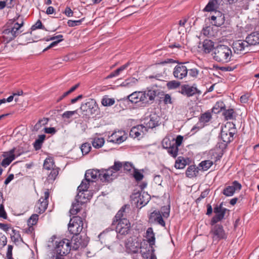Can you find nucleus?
<instances>
[{
	"label": "nucleus",
	"instance_id": "nucleus-1",
	"mask_svg": "<svg viewBox=\"0 0 259 259\" xmlns=\"http://www.w3.org/2000/svg\"><path fill=\"white\" fill-rule=\"evenodd\" d=\"M88 189V188L84 189V186L81 189L80 185L78 187V192L76 196L75 201L72 203V208L70 210L71 215L76 214L80 210L81 205L87 202L92 197L93 193Z\"/></svg>",
	"mask_w": 259,
	"mask_h": 259
},
{
	"label": "nucleus",
	"instance_id": "nucleus-2",
	"mask_svg": "<svg viewBox=\"0 0 259 259\" xmlns=\"http://www.w3.org/2000/svg\"><path fill=\"white\" fill-rule=\"evenodd\" d=\"M156 96V92L152 90L145 91H135L127 96V99L132 103H147L153 101Z\"/></svg>",
	"mask_w": 259,
	"mask_h": 259
},
{
	"label": "nucleus",
	"instance_id": "nucleus-3",
	"mask_svg": "<svg viewBox=\"0 0 259 259\" xmlns=\"http://www.w3.org/2000/svg\"><path fill=\"white\" fill-rule=\"evenodd\" d=\"M126 205H123L117 212L115 216L114 223H117L116 232L121 235H125L128 233L131 227L129 221L124 218Z\"/></svg>",
	"mask_w": 259,
	"mask_h": 259
},
{
	"label": "nucleus",
	"instance_id": "nucleus-4",
	"mask_svg": "<svg viewBox=\"0 0 259 259\" xmlns=\"http://www.w3.org/2000/svg\"><path fill=\"white\" fill-rule=\"evenodd\" d=\"M232 52L230 47L226 45H219L214 48V60L223 63H228L231 60Z\"/></svg>",
	"mask_w": 259,
	"mask_h": 259
},
{
	"label": "nucleus",
	"instance_id": "nucleus-5",
	"mask_svg": "<svg viewBox=\"0 0 259 259\" xmlns=\"http://www.w3.org/2000/svg\"><path fill=\"white\" fill-rule=\"evenodd\" d=\"M122 168V163L115 161L114 165L108 169L100 170L99 180L102 182H110L117 177V172Z\"/></svg>",
	"mask_w": 259,
	"mask_h": 259
},
{
	"label": "nucleus",
	"instance_id": "nucleus-6",
	"mask_svg": "<svg viewBox=\"0 0 259 259\" xmlns=\"http://www.w3.org/2000/svg\"><path fill=\"white\" fill-rule=\"evenodd\" d=\"M86 227L87 225L84 226L82 219L79 216L73 217L68 224L69 231L75 235L79 234Z\"/></svg>",
	"mask_w": 259,
	"mask_h": 259
},
{
	"label": "nucleus",
	"instance_id": "nucleus-7",
	"mask_svg": "<svg viewBox=\"0 0 259 259\" xmlns=\"http://www.w3.org/2000/svg\"><path fill=\"white\" fill-rule=\"evenodd\" d=\"M71 242L69 240L64 239L59 241L55 242V247L54 250L56 253H57L61 256L64 257L69 253L71 250Z\"/></svg>",
	"mask_w": 259,
	"mask_h": 259
},
{
	"label": "nucleus",
	"instance_id": "nucleus-8",
	"mask_svg": "<svg viewBox=\"0 0 259 259\" xmlns=\"http://www.w3.org/2000/svg\"><path fill=\"white\" fill-rule=\"evenodd\" d=\"M100 170L98 169H89L85 174V178L83 179L80 185V189L84 186V189L89 188L90 182H95L99 179Z\"/></svg>",
	"mask_w": 259,
	"mask_h": 259
},
{
	"label": "nucleus",
	"instance_id": "nucleus-9",
	"mask_svg": "<svg viewBox=\"0 0 259 259\" xmlns=\"http://www.w3.org/2000/svg\"><path fill=\"white\" fill-rule=\"evenodd\" d=\"M162 146L167 149V152L171 156L176 157L178 155V148L174 145L172 137H165L162 141Z\"/></svg>",
	"mask_w": 259,
	"mask_h": 259
},
{
	"label": "nucleus",
	"instance_id": "nucleus-10",
	"mask_svg": "<svg viewBox=\"0 0 259 259\" xmlns=\"http://www.w3.org/2000/svg\"><path fill=\"white\" fill-rule=\"evenodd\" d=\"M235 131L234 128H230L227 125L222 127L221 133V138L224 142L222 148H226L228 144L233 140Z\"/></svg>",
	"mask_w": 259,
	"mask_h": 259
},
{
	"label": "nucleus",
	"instance_id": "nucleus-11",
	"mask_svg": "<svg viewBox=\"0 0 259 259\" xmlns=\"http://www.w3.org/2000/svg\"><path fill=\"white\" fill-rule=\"evenodd\" d=\"M228 210L223 207V203H221L219 205H216L214 208V212L216 214L213 217L210 222V224L213 226L217 223L222 220L225 217V214Z\"/></svg>",
	"mask_w": 259,
	"mask_h": 259
},
{
	"label": "nucleus",
	"instance_id": "nucleus-12",
	"mask_svg": "<svg viewBox=\"0 0 259 259\" xmlns=\"http://www.w3.org/2000/svg\"><path fill=\"white\" fill-rule=\"evenodd\" d=\"M135 203L138 205L145 206L149 201L150 196L146 192L136 193L132 196Z\"/></svg>",
	"mask_w": 259,
	"mask_h": 259
},
{
	"label": "nucleus",
	"instance_id": "nucleus-13",
	"mask_svg": "<svg viewBox=\"0 0 259 259\" xmlns=\"http://www.w3.org/2000/svg\"><path fill=\"white\" fill-rule=\"evenodd\" d=\"M188 74V69L184 63L177 65L173 70V75L175 78L181 80L186 77Z\"/></svg>",
	"mask_w": 259,
	"mask_h": 259
},
{
	"label": "nucleus",
	"instance_id": "nucleus-14",
	"mask_svg": "<svg viewBox=\"0 0 259 259\" xmlns=\"http://www.w3.org/2000/svg\"><path fill=\"white\" fill-rule=\"evenodd\" d=\"M49 197V191H45L44 196L40 198L38 202L35 205V210L36 212L42 213L46 210L48 205V199Z\"/></svg>",
	"mask_w": 259,
	"mask_h": 259
},
{
	"label": "nucleus",
	"instance_id": "nucleus-15",
	"mask_svg": "<svg viewBox=\"0 0 259 259\" xmlns=\"http://www.w3.org/2000/svg\"><path fill=\"white\" fill-rule=\"evenodd\" d=\"M210 234L212 235L213 241H218L226 238V235L223 227L221 225H214L211 229Z\"/></svg>",
	"mask_w": 259,
	"mask_h": 259
},
{
	"label": "nucleus",
	"instance_id": "nucleus-16",
	"mask_svg": "<svg viewBox=\"0 0 259 259\" xmlns=\"http://www.w3.org/2000/svg\"><path fill=\"white\" fill-rule=\"evenodd\" d=\"M142 243H139L137 240L130 238L125 242V247L128 253H136L141 250L142 247Z\"/></svg>",
	"mask_w": 259,
	"mask_h": 259
},
{
	"label": "nucleus",
	"instance_id": "nucleus-17",
	"mask_svg": "<svg viewBox=\"0 0 259 259\" xmlns=\"http://www.w3.org/2000/svg\"><path fill=\"white\" fill-rule=\"evenodd\" d=\"M19 155V154H17L15 153V148H13L9 151L4 152L3 154V156L4 158L2 161V165L4 167H7L15 159L16 157Z\"/></svg>",
	"mask_w": 259,
	"mask_h": 259
},
{
	"label": "nucleus",
	"instance_id": "nucleus-18",
	"mask_svg": "<svg viewBox=\"0 0 259 259\" xmlns=\"http://www.w3.org/2000/svg\"><path fill=\"white\" fill-rule=\"evenodd\" d=\"M147 132V127H145L143 124H139L132 128L130 132V136L134 139H140Z\"/></svg>",
	"mask_w": 259,
	"mask_h": 259
},
{
	"label": "nucleus",
	"instance_id": "nucleus-19",
	"mask_svg": "<svg viewBox=\"0 0 259 259\" xmlns=\"http://www.w3.org/2000/svg\"><path fill=\"white\" fill-rule=\"evenodd\" d=\"M126 139V135L124 131H115L109 137V141L113 143L119 144L124 142Z\"/></svg>",
	"mask_w": 259,
	"mask_h": 259
},
{
	"label": "nucleus",
	"instance_id": "nucleus-20",
	"mask_svg": "<svg viewBox=\"0 0 259 259\" xmlns=\"http://www.w3.org/2000/svg\"><path fill=\"white\" fill-rule=\"evenodd\" d=\"M163 216L159 210H154L149 216V222L150 223L156 224L165 226V222L163 219Z\"/></svg>",
	"mask_w": 259,
	"mask_h": 259
},
{
	"label": "nucleus",
	"instance_id": "nucleus-21",
	"mask_svg": "<svg viewBox=\"0 0 259 259\" xmlns=\"http://www.w3.org/2000/svg\"><path fill=\"white\" fill-rule=\"evenodd\" d=\"M182 95L187 97H191L198 93L200 94L201 92L194 85H189V84H184L181 87V90L180 92Z\"/></svg>",
	"mask_w": 259,
	"mask_h": 259
},
{
	"label": "nucleus",
	"instance_id": "nucleus-22",
	"mask_svg": "<svg viewBox=\"0 0 259 259\" xmlns=\"http://www.w3.org/2000/svg\"><path fill=\"white\" fill-rule=\"evenodd\" d=\"M241 189V185L236 181L232 183L231 186L226 187L223 191V194L227 197H230L234 195L235 192Z\"/></svg>",
	"mask_w": 259,
	"mask_h": 259
},
{
	"label": "nucleus",
	"instance_id": "nucleus-23",
	"mask_svg": "<svg viewBox=\"0 0 259 259\" xmlns=\"http://www.w3.org/2000/svg\"><path fill=\"white\" fill-rule=\"evenodd\" d=\"M23 24V22L21 23L16 22L12 28L5 29L3 31V34L4 35H10V36L8 38H9V40H12L18 34V31Z\"/></svg>",
	"mask_w": 259,
	"mask_h": 259
},
{
	"label": "nucleus",
	"instance_id": "nucleus-24",
	"mask_svg": "<svg viewBox=\"0 0 259 259\" xmlns=\"http://www.w3.org/2000/svg\"><path fill=\"white\" fill-rule=\"evenodd\" d=\"M154 251L152 246L147 245L145 248L143 246L141 247L140 252L143 259H157Z\"/></svg>",
	"mask_w": 259,
	"mask_h": 259
},
{
	"label": "nucleus",
	"instance_id": "nucleus-25",
	"mask_svg": "<svg viewBox=\"0 0 259 259\" xmlns=\"http://www.w3.org/2000/svg\"><path fill=\"white\" fill-rule=\"evenodd\" d=\"M211 23L216 26H221L225 22L224 15L220 11H215L214 14L211 16Z\"/></svg>",
	"mask_w": 259,
	"mask_h": 259
},
{
	"label": "nucleus",
	"instance_id": "nucleus-26",
	"mask_svg": "<svg viewBox=\"0 0 259 259\" xmlns=\"http://www.w3.org/2000/svg\"><path fill=\"white\" fill-rule=\"evenodd\" d=\"M72 249L77 250L79 247L84 248L87 245L88 241L82 240L79 236L76 235L73 237L72 241Z\"/></svg>",
	"mask_w": 259,
	"mask_h": 259
},
{
	"label": "nucleus",
	"instance_id": "nucleus-27",
	"mask_svg": "<svg viewBox=\"0 0 259 259\" xmlns=\"http://www.w3.org/2000/svg\"><path fill=\"white\" fill-rule=\"evenodd\" d=\"M248 47L246 40H238L233 43V48L237 53L246 51Z\"/></svg>",
	"mask_w": 259,
	"mask_h": 259
},
{
	"label": "nucleus",
	"instance_id": "nucleus-28",
	"mask_svg": "<svg viewBox=\"0 0 259 259\" xmlns=\"http://www.w3.org/2000/svg\"><path fill=\"white\" fill-rule=\"evenodd\" d=\"M98 106L94 99H89L84 104L81 105L80 108L83 110L90 111L91 112L95 111L97 109Z\"/></svg>",
	"mask_w": 259,
	"mask_h": 259
},
{
	"label": "nucleus",
	"instance_id": "nucleus-29",
	"mask_svg": "<svg viewBox=\"0 0 259 259\" xmlns=\"http://www.w3.org/2000/svg\"><path fill=\"white\" fill-rule=\"evenodd\" d=\"M159 117L156 115H151L150 119L145 122V127H147V132L148 128H153L159 125Z\"/></svg>",
	"mask_w": 259,
	"mask_h": 259
},
{
	"label": "nucleus",
	"instance_id": "nucleus-30",
	"mask_svg": "<svg viewBox=\"0 0 259 259\" xmlns=\"http://www.w3.org/2000/svg\"><path fill=\"white\" fill-rule=\"evenodd\" d=\"M245 40L249 47L258 44L259 33L256 32L251 33L246 37Z\"/></svg>",
	"mask_w": 259,
	"mask_h": 259
},
{
	"label": "nucleus",
	"instance_id": "nucleus-31",
	"mask_svg": "<svg viewBox=\"0 0 259 259\" xmlns=\"http://www.w3.org/2000/svg\"><path fill=\"white\" fill-rule=\"evenodd\" d=\"M213 42L209 39H205L202 43V50L205 53H209L214 50Z\"/></svg>",
	"mask_w": 259,
	"mask_h": 259
},
{
	"label": "nucleus",
	"instance_id": "nucleus-32",
	"mask_svg": "<svg viewBox=\"0 0 259 259\" xmlns=\"http://www.w3.org/2000/svg\"><path fill=\"white\" fill-rule=\"evenodd\" d=\"M199 169L194 165L189 166L186 171L187 177L191 178L196 177L198 175Z\"/></svg>",
	"mask_w": 259,
	"mask_h": 259
},
{
	"label": "nucleus",
	"instance_id": "nucleus-33",
	"mask_svg": "<svg viewBox=\"0 0 259 259\" xmlns=\"http://www.w3.org/2000/svg\"><path fill=\"white\" fill-rule=\"evenodd\" d=\"M147 242L149 243V245L152 246L155 243V236L152 228H148L146 231V236Z\"/></svg>",
	"mask_w": 259,
	"mask_h": 259
},
{
	"label": "nucleus",
	"instance_id": "nucleus-34",
	"mask_svg": "<svg viewBox=\"0 0 259 259\" xmlns=\"http://www.w3.org/2000/svg\"><path fill=\"white\" fill-rule=\"evenodd\" d=\"M217 0H210L203 9L204 12L215 11L217 9Z\"/></svg>",
	"mask_w": 259,
	"mask_h": 259
},
{
	"label": "nucleus",
	"instance_id": "nucleus-35",
	"mask_svg": "<svg viewBox=\"0 0 259 259\" xmlns=\"http://www.w3.org/2000/svg\"><path fill=\"white\" fill-rule=\"evenodd\" d=\"M138 83V79L135 77H130L125 79L121 84V85L127 88H131L136 85Z\"/></svg>",
	"mask_w": 259,
	"mask_h": 259
},
{
	"label": "nucleus",
	"instance_id": "nucleus-36",
	"mask_svg": "<svg viewBox=\"0 0 259 259\" xmlns=\"http://www.w3.org/2000/svg\"><path fill=\"white\" fill-rule=\"evenodd\" d=\"M104 142L105 141L103 138L96 137L93 139L92 144L94 148H100L103 146Z\"/></svg>",
	"mask_w": 259,
	"mask_h": 259
},
{
	"label": "nucleus",
	"instance_id": "nucleus-37",
	"mask_svg": "<svg viewBox=\"0 0 259 259\" xmlns=\"http://www.w3.org/2000/svg\"><path fill=\"white\" fill-rule=\"evenodd\" d=\"M44 168L47 170H52L55 168L54 160L52 158H47L44 163Z\"/></svg>",
	"mask_w": 259,
	"mask_h": 259
},
{
	"label": "nucleus",
	"instance_id": "nucleus-38",
	"mask_svg": "<svg viewBox=\"0 0 259 259\" xmlns=\"http://www.w3.org/2000/svg\"><path fill=\"white\" fill-rule=\"evenodd\" d=\"M46 136L45 135H40L38 136V138L33 143V146L36 150H39L42 146V143L45 140Z\"/></svg>",
	"mask_w": 259,
	"mask_h": 259
},
{
	"label": "nucleus",
	"instance_id": "nucleus-39",
	"mask_svg": "<svg viewBox=\"0 0 259 259\" xmlns=\"http://www.w3.org/2000/svg\"><path fill=\"white\" fill-rule=\"evenodd\" d=\"M51 171L48 175L47 179L49 182H53L57 177L59 174V168L57 167L55 168H53L52 170H50Z\"/></svg>",
	"mask_w": 259,
	"mask_h": 259
},
{
	"label": "nucleus",
	"instance_id": "nucleus-40",
	"mask_svg": "<svg viewBox=\"0 0 259 259\" xmlns=\"http://www.w3.org/2000/svg\"><path fill=\"white\" fill-rule=\"evenodd\" d=\"M212 164L213 162L211 160H204L199 164V166L201 167L203 170L205 171L208 169Z\"/></svg>",
	"mask_w": 259,
	"mask_h": 259
},
{
	"label": "nucleus",
	"instance_id": "nucleus-41",
	"mask_svg": "<svg viewBox=\"0 0 259 259\" xmlns=\"http://www.w3.org/2000/svg\"><path fill=\"white\" fill-rule=\"evenodd\" d=\"M234 111L233 109L225 110L223 112V115L226 120H231L234 118Z\"/></svg>",
	"mask_w": 259,
	"mask_h": 259
},
{
	"label": "nucleus",
	"instance_id": "nucleus-42",
	"mask_svg": "<svg viewBox=\"0 0 259 259\" xmlns=\"http://www.w3.org/2000/svg\"><path fill=\"white\" fill-rule=\"evenodd\" d=\"M38 219V215L37 214H33L27 221L28 225L31 227L35 225Z\"/></svg>",
	"mask_w": 259,
	"mask_h": 259
},
{
	"label": "nucleus",
	"instance_id": "nucleus-43",
	"mask_svg": "<svg viewBox=\"0 0 259 259\" xmlns=\"http://www.w3.org/2000/svg\"><path fill=\"white\" fill-rule=\"evenodd\" d=\"M102 104L104 106H110L113 105L115 103L114 99L104 97L102 100Z\"/></svg>",
	"mask_w": 259,
	"mask_h": 259
},
{
	"label": "nucleus",
	"instance_id": "nucleus-44",
	"mask_svg": "<svg viewBox=\"0 0 259 259\" xmlns=\"http://www.w3.org/2000/svg\"><path fill=\"white\" fill-rule=\"evenodd\" d=\"M92 147L91 144L89 143H85L82 144L80 149L82 154H87L90 151Z\"/></svg>",
	"mask_w": 259,
	"mask_h": 259
},
{
	"label": "nucleus",
	"instance_id": "nucleus-45",
	"mask_svg": "<svg viewBox=\"0 0 259 259\" xmlns=\"http://www.w3.org/2000/svg\"><path fill=\"white\" fill-rule=\"evenodd\" d=\"M211 117L210 113H205L200 116L199 120L201 122L203 123L208 122Z\"/></svg>",
	"mask_w": 259,
	"mask_h": 259
},
{
	"label": "nucleus",
	"instance_id": "nucleus-46",
	"mask_svg": "<svg viewBox=\"0 0 259 259\" xmlns=\"http://www.w3.org/2000/svg\"><path fill=\"white\" fill-rule=\"evenodd\" d=\"M186 166V162L184 160L180 159V157L176 161L175 167L177 169H183Z\"/></svg>",
	"mask_w": 259,
	"mask_h": 259
},
{
	"label": "nucleus",
	"instance_id": "nucleus-47",
	"mask_svg": "<svg viewBox=\"0 0 259 259\" xmlns=\"http://www.w3.org/2000/svg\"><path fill=\"white\" fill-rule=\"evenodd\" d=\"M161 214L164 218H167L169 216L170 206H164L161 209Z\"/></svg>",
	"mask_w": 259,
	"mask_h": 259
},
{
	"label": "nucleus",
	"instance_id": "nucleus-48",
	"mask_svg": "<svg viewBox=\"0 0 259 259\" xmlns=\"http://www.w3.org/2000/svg\"><path fill=\"white\" fill-rule=\"evenodd\" d=\"M122 163V167L123 168L124 170L127 171H131L132 169L135 168L134 165L132 163L129 162H124Z\"/></svg>",
	"mask_w": 259,
	"mask_h": 259
},
{
	"label": "nucleus",
	"instance_id": "nucleus-49",
	"mask_svg": "<svg viewBox=\"0 0 259 259\" xmlns=\"http://www.w3.org/2000/svg\"><path fill=\"white\" fill-rule=\"evenodd\" d=\"M180 85V82L176 80H172L167 83V88L169 89H174Z\"/></svg>",
	"mask_w": 259,
	"mask_h": 259
},
{
	"label": "nucleus",
	"instance_id": "nucleus-50",
	"mask_svg": "<svg viewBox=\"0 0 259 259\" xmlns=\"http://www.w3.org/2000/svg\"><path fill=\"white\" fill-rule=\"evenodd\" d=\"M83 20V19H81L78 20H69L67 22V24L69 27H74L75 26H78L81 24Z\"/></svg>",
	"mask_w": 259,
	"mask_h": 259
},
{
	"label": "nucleus",
	"instance_id": "nucleus-51",
	"mask_svg": "<svg viewBox=\"0 0 259 259\" xmlns=\"http://www.w3.org/2000/svg\"><path fill=\"white\" fill-rule=\"evenodd\" d=\"M134 172L133 176L137 181H140L142 180L144 177L143 175L138 171V169L134 168Z\"/></svg>",
	"mask_w": 259,
	"mask_h": 259
},
{
	"label": "nucleus",
	"instance_id": "nucleus-52",
	"mask_svg": "<svg viewBox=\"0 0 259 259\" xmlns=\"http://www.w3.org/2000/svg\"><path fill=\"white\" fill-rule=\"evenodd\" d=\"M76 113H77L76 110L65 111V112H64L62 114V117L63 118L69 119L70 117H71L73 115H74L75 114H76Z\"/></svg>",
	"mask_w": 259,
	"mask_h": 259
},
{
	"label": "nucleus",
	"instance_id": "nucleus-53",
	"mask_svg": "<svg viewBox=\"0 0 259 259\" xmlns=\"http://www.w3.org/2000/svg\"><path fill=\"white\" fill-rule=\"evenodd\" d=\"M31 29L32 30H35L37 29H42L47 30L43 26L41 22L39 20H37L36 22L32 26Z\"/></svg>",
	"mask_w": 259,
	"mask_h": 259
},
{
	"label": "nucleus",
	"instance_id": "nucleus-54",
	"mask_svg": "<svg viewBox=\"0 0 259 259\" xmlns=\"http://www.w3.org/2000/svg\"><path fill=\"white\" fill-rule=\"evenodd\" d=\"M183 140V137L181 135L178 136L176 139L174 138V143L175 146H177V148H178V147L180 146L182 143Z\"/></svg>",
	"mask_w": 259,
	"mask_h": 259
},
{
	"label": "nucleus",
	"instance_id": "nucleus-55",
	"mask_svg": "<svg viewBox=\"0 0 259 259\" xmlns=\"http://www.w3.org/2000/svg\"><path fill=\"white\" fill-rule=\"evenodd\" d=\"M7 242V237L2 233H0V248L4 247Z\"/></svg>",
	"mask_w": 259,
	"mask_h": 259
},
{
	"label": "nucleus",
	"instance_id": "nucleus-56",
	"mask_svg": "<svg viewBox=\"0 0 259 259\" xmlns=\"http://www.w3.org/2000/svg\"><path fill=\"white\" fill-rule=\"evenodd\" d=\"M189 75L192 77H196L198 74V70L196 68L188 69Z\"/></svg>",
	"mask_w": 259,
	"mask_h": 259
},
{
	"label": "nucleus",
	"instance_id": "nucleus-57",
	"mask_svg": "<svg viewBox=\"0 0 259 259\" xmlns=\"http://www.w3.org/2000/svg\"><path fill=\"white\" fill-rule=\"evenodd\" d=\"M7 217V213L4 209V206L3 204H1L0 205V218L6 219Z\"/></svg>",
	"mask_w": 259,
	"mask_h": 259
},
{
	"label": "nucleus",
	"instance_id": "nucleus-58",
	"mask_svg": "<svg viewBox=\"0 0 259 259\" xmlns=\"http://www.w3.org/2000/svg\"><path fill=\"white\" fill-rule=\"evenodd\" d=\"M153 181L156 184L161 185L162 182V178L160 175H155L154 177Z\"/></svg>",
	"mask_w": 259,
	"mask_h": 259
},
{
	"label": "nucleus",
	"instance_id": "nucleus-59",
	"mask_svg": "<svg viewBox=\"0 0 259 259\" xmlns=\"http://www.w3.org/2000/svg\"><path fill=\"white\" fill-rule=\"evenodd\" d=\"M63 36L61 34H59L56 36L51 37L50 38L46 39V41L54 40H61V41L63 40Z\"/></svg>",
	"mask_w": 259,
	"mask_h": 259
},
{
	"label": "nucleus",
	"instance_id": "nucleus-60",
	"mask_svg": "<svg viewBox=\"0 0 259 259\" xmlns=\"http://www.w3.org/2000/svg\"><path fill=\"white\" fill-rule=\"evenodd\" d=\"M12 249L13 246L12 245H9L7 252V257L8 259H13L12 257Z\"/></svg>",
	"mask_w": 259,
	"mask_h": 259
},
{
	"label": "nucleus",
	"instance_id": "nucleus-61",
	"mask_svg": "<svg viewBox=\"0 0 259 259\" xmlns=\"http://www.w3.org/2000/svg\"><path fill=\"white\" fill-rule=\"evenodd\" d=\"M49 259H64V257L59 255L57 253H56L55 251H53L51 253V255L50 256Z\"/></svg>",
	"mask_w": 259,
	"mask_h": 259
},
{
	"label": "nucleus",
	"instance_id": "nucleus-62",
	"mask_svg": "<svg viewBox=\"0 0 259 259\" xmlns=\"http://www.w3.org/2000/svg\"><path fill=\"white\" fill-rule=\"evenodd\" d=\"M163 102L166 104L172 103L171 98L169 94H166L164 95Z\"/></svg>",
	"mask_w": 259,
	"mask_h": 259
},
{
	"label": "nucleus",
	"instance_id": "nucleus-63",
	"mask_svg": "<svg viewBox=\"0 0 259 259\" xmlns=\"http://www.w3.org/2000/svg\"><path fill=\"white\" fill-rule=\"evenodd\" d=\"M45 132L47 134H54L56 132V130L54 127H46L45 128Z\"/></svg>",
	"mask_w": 259,
	"mask_h": 259
},
{
	"label": "nucleus",
	"instance_id": "nucleus-64",
	"mask_svg": "<svg viewBox=\"0 0 259 259\" xmlns=\"http://www.w3.org/2000/svg\"><path fill=\"white\" fill-rule=\"evenodd\" d=\"M64 13L67 17H71L73 14V11L69 7H66Z\"/></svg>",
	"mask_w": 259,
	"mask_h": 259
}]
</instances>
